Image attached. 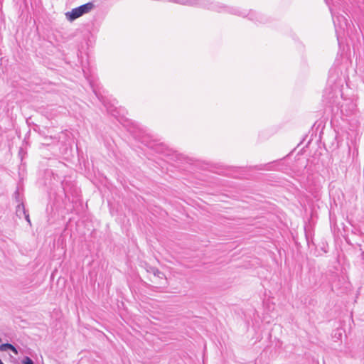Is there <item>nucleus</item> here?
Instances as JSON below:
<instances>
[{"instance_id": "obj_7", "label": "nucleus", "mask_w": 364, "mask_h": 364, "mask_svg": "<svg viewBox=\"0 0 364 364\" xmlns=\"http://www.w3.org/2000/svg\"><path fill=\"white\" fill-rule=\"evenodd\" d=\"M22 364H34L31 358L28 356H25L22 360Z\"/></svg>"}, {"instance_id": "obj_11", "label": "nucleus", "mask_w": 364, "mask_h": 364, "mask_svg": "<svg viewBox=\"0 0 364 364\" xmlns=\"http://www.w3.org/2000/svg\"><path fill=\"white\" fill-rule=\"evenodd\" d=\"M94 92H95V95L97 97V98H98L100 101H102V102H104V101H103V100H102V97H100V95L96 92V91H95V90H94Z\"/></svg>"}, {"instance_id": "obj_4", "label": "nucleus", "mask_w": 364, "mask_h": 364, "mask_svg": "<svg viewBox=\"0 0 364 364\" xmlns=\"http://www.w3.org/2000/svg\"><path fill=\"white\" fill-rule=\"evenodd\" d=\"M150 147L153 149H154L155 151L159 152V153H164V146L162 144H155V145H150Z\"/></svg>"}, {"instance_id": "obj_16", "label": "nucleus", "mask_w": 364, "mask_h": 364, "mask_svg": "<svg viewBox=\"0 0 364 364\" xmlns=\"http://www.w3.org/2000/svg\"><path fill=\"white\" fill-rule=\"evenodd\" d=\"M0 364H4V363L1 361V359H0Z\"/></svg>"}, {"instance_id": "obj_1", "label": "nucleus", "mask_w": 364, "mask_h": 364, "mask_svg": "<svg viewBox=\"0 0 364 364\" xmlns=\"http://www.w3.org/2000/svg\"><path fill=\"white\" fill-rule=\"evenodd\" d=\"M187 6L207 9L217 12H228L240 16H249L252 21L260 23L264 22V18L256 12L246 14L245 11H240L238 8L229 7L219 2L210 1L209 0H188Z\"/></svg>"}, {"instance_id": "obj_3", "label": "nucleus", "mask_w": 364, "mask_h": 364, "mask_svg": "<svg viewBox=\"0 0 364 364\" xmlns=\"http://www.w3.org/2000/svg\"><path fill=\"white\" fill-rule=\"evenodd\" d=\"M10 350L11 351H12L14 354H18V350L16 349V348L13 346L12 344L11 343H3L0 346V350L1 351H6V350Z\"/></svg>"}, {"instance_id": "obj_15", "label": "nucleus", "mask_w": 364, "mask_h": 364, "mask_svg": "<svg viewBox=\"0 0 364 364\" xmlns=\"http://www.w3.org/2000/svg\"><path fill=\"white\" fill-rule=\"evenodd\" d=\"M169 152H170V151H169V150H167V153H166V154L167 156H169V155H170V153H169Z\"/></svg>"}, {"instance_id": "obj_5", "label": "nucleus", "mask_w": 364, "mask_h": 364, "mask_svg": "<svg viewBox=\"0 0 364 364\" xmlns=\"http://www.w3.org/2000/svg\"><path fill=\"white\" fill-rule=\"evenodd\" d=\"M26 210L24 205L23 203H19L16 207V213L18 215L21 216V213H26Z\"/></svg>"}, {"instance_id": "obj_9", "label": "nucleus", "mask_w": 364, "mask_h": 364, "mask_svg": "<svg viewBox=\"0 0 364 364\" xmlns=\"http://www.w3.org/2000/svg\"><path fill=\"white\" fill-rule=\"evenodd\" d=\"M336 18L338 21H341V20L343 21L345 26H347V20L346 19V18L344 16H336Z\"/></svg>"}, {"instance_id": "obj_10", "label": "nucleus", "mask_w": 364, "mask_h": 364, "mask_svg": "<svg viewBox=\"0 0 364 364\" xmlns=\"http://www.w3.org/2000/svg\"><path fill=\"white\" fill-rule=\"evenodd\" d=\"M23 214L24 215L25 218H26V220L28 221V223L29 224H31V221H30V218H29V215H28V213L26 211V213H23Z\"/></svg>"}, {"instance_id": "obj_14", "label": "nucleus", "mask_w": 364, "mask_h": 364, "mask_svg": "<svg viewBox=\"0 0 364 364\" xmlns=\"http://www.w3.org/2000/svg\"><path fill=\"white\" fill-rule=\"evenodd\" d=\"M332 14V17H333V23L336 24V20H335V16L333 14V13H331Z\"/></svg>"}, {"instance_id": "obj_8", "label": "nucleus", "mask_w": 364, "mask_h": 364, "mask_svg": "<svg viewBox=\"0 0 364 364\" xmlns=\"http://www.w3.org/2000/svg\"><path fill=\"white\" fill-rule=\"evenodd\" d=\"M172 2L181 5H185L187 6L188 0H171Z\"/></svg>"}, {"instance_id": "obj_2", "label": "nucleus", "mask_w": 364, "mask_h": 364, "mask_svg": "<svg viewBox=\"0 0 364 364\" xmlns=\"http://www.w3.org/2000/svg\"><path fill=\"white\" fill-rule=\"evenodd\" d=\"M94 6H95L92 2H88L77 8H74L71 11L65 14L66 18L70 21H74L82 16L83 14L89 13Z\"/></svg>"}, {"instance_id": "obj_13", "label": "nucleus", "mask_w": 364, "mask_h": 364, "mask_svg": "<svg viewBox=\"0 0 364 364\" xmlns=\"http://www.w3.org/2000/svg\"><path fill=\"white\" fill-rule=\"evenodd\" d=\"M154 269H157V268H156V267H150V269L148 270V271L154 274Z\"/></svg>"}, {"instance_id": "obj_12", "label": "nucleus", "mask_w": 364, "mask_h": 364, "mask_svg": "<svg viewBox=\"0 0 364 364\" xmlns=\"http://www.w3.org/2000/svg\"><path fill=\"white\" fill-rule=\"evenodd\" d=\"M18 196H19V193H18V191H16L15 192V196H16V200H17L18 202H19V200H18Z\"/></svg>"}, {"instance_id": "obj_6", "label": "nucleus", "mask_w": 364, "mask_h": 364, "mask_svg": "<svg viewBox=\"0 0 364 364\" xmlns=\"http://www.w3.org/2000/svg\"><path fill=\"white\" fill-rule=\"evenodd\" d=\"M154 275L160 279L165 278V274L162 272H161L159 269H154Z\"/></svg>"}]
</instances>
